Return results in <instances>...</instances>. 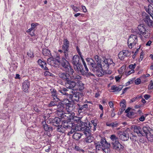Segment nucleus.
Returning a JSON list of instances; mask_svg holds the SVG:
<instances>
[{
	"instance_id": "1",
	"label": "nucleus",
	"mask_w": 153,
	"mask_h": 153,
	"mask_svg": "<svg viewBox=\"0 0 153 153\" xmlns=\"http://www.w3.org/2000/svg\"><path fill=\"white\" fill-rule=\"evenodd\" d=\"M94 145L97 150H102L105 153H110V144L108 143L105 138H102L99 141H95Z\"/></svg>"
},
{
	"instance_id": "2",
	"label": "nucleus",
	"mask_w": 153,
	"mask_h": 153,
	"mask_svg": "<svg viewBox=\"0 0 153 153\" xmlns=\"http://www.w3.org/2000/svg\"><path fill=\"white\" fill-rule=\"evenodd\" d=\"M59 77L65 82V86L67 88L73 89L76 84L74 81L70 80V74L67 72H61L59 74Z\"/></svg>"
},
{
	"instance_id": "3",
	"label": "nucleus",
	"mask_w": 153,
	"mask_h": 153,
	"mask_svg": "<svg viewBox=\"0 0 153 153\" xmlns=\"http://www.w3.org/2000/svg\"><path fill=\"white\" fill-rule=\"evenodd\" d=\"M80 58L78 55H75L72 58V62L75 70L76 71L82 70V64L80 62Z\"/></svg>"
},
{
	"instance_id": "4",
	"label": "nucleus",
	"mask_w": 153,
	"mask_h": 153,
	"mask_svg": "<svg viewBox=\"0 0 153 153\" xmlns=\"http://www.w3.org/2000/svg\"><path fill=\"white\" fill-rule=\"evenodd\" d=\"M145 26L143 24H140L138 26V33L141 36H143L145 38H148L150 36V34L145 29Z\"/></svg>"
},
{
	"instance_id": "5",
	"label": "nucleus",
	"mask_w": 153,
	"mask_h": 153,
	"mask_svg": "<svg viewBox=\"0 0 153 153\" xmlns=\"http://www.w3.org/2000/svg\"><path fill=\"white\" fill-rule=\"evenodd\" d=\"M84 129V133L86 137L85 140V141L87 143H91L93 141V137L92 136L90 128L87 126H85Z\"/></svg>"
},
{
	"instance_id": "6",
	"label": "nucleus",
	"mask_w": 153,
	"mask_h": 153,
	"mask_svg": "<svg viewBox=\"0 0 153 153\" xmlns=\"http://www.w3.org/2000/svg\"><path fill=\"white\" fill-rule=\"evenodd\" d=\"M64 125L65 126L68 127L69 129L73 128V129L74 130L75 132L81 130L84 131V128L85 127L82 128L80 125H75L74 123H72V122L71 121H68V123H65Z\"/></svg>"
},
{
	"instance_id": "7",
	"label": "nucleus",
	"mask_w": 153,
	"mask_h": 153,
	"mask_svg": "<svg viewBox=\"0 0 153 153\" xmlns=\"http://www.w3.org/2000/svg\"><path fill=\"white\" fill-rule=\"evenodd\" d=\"M67 109H68V113H66L65 112L64 115V118L66 119V117H67V119H74V116L75 115V114L74 113H71V110L73 108L74 105L72 104L69 103L67 105Z\"/></svg>"
},
{
	"instance_id": "8",
	"label": "nucleus",
	"mask_w": 153,
	"mask_h": 153,
	"mask_svg": "<svg viewBox=\"0 0 153 153\" xmlns=\"http://www.w3.org/2000/svg\"><path fill=\"white\" fill-rule=\"evenodd\" d=\"M61 65L63 70L66 72H69L70 70L73 69L68 60H66L64 57H63L61 60Z\"/></svg>"
},
{
	"instance_id": "9",
	"label": "nucleus",
	"mask_w": 153,
	"mask_h": 153,
	"mask_svg": "<svg viewBox=\"0 0 153 153\" xmlns=\"http://www.w3.org/2000/svg\"><path fill=\"white\" fill-rule=\"evenodd\" d=\"M137 42V36L135 35L131 34L130 36L128 41V47L132 48L135 45Z\"/></svg>"
},
{
	"instance_id": "10",
	"label": "nucleus",
	"mask_w": 153,
	"mask_h": 153,
	"mask_svg": "<svg viewBox=\"0 0 153 153\" xmlns=\"http://www.w3.org/2000/svg\"><path fill=\"white\" fill-rule=\"evenodd\" d=\"M70 74V80L71 81L77 82L79 80L81 79V77L77 74L74 73L73 69L70 70L68 72Z\"/></svg>"
},
{
	"instance_id": "11",
	"label": "nucleus",
	"mask_w": 153,
	"mask_h": 153,
	"mask_svg": "<svg viewBox=\"0 0 153 153\" xmlns=\"http://www.w3.org/2000/svg\"><path fill=\"white\" fill-rule=\"evenodd\" d=\"M117 134L119 138L122 141H127L129 139L128 133L126 131H118Z\"/></svg>"
},
{
	"instance_id": "12",
	"label": "nucleus",
	"mask_w": 153,
	"mask_h": 153,
	"mask_svg": "<svg viewBox=\"0 0 153 153\" xmlns=\"http://www.w3.org/2000/svg\"><path fill=\"white\" fill-rule=\"evenodd\" d=\"M71 93V94H70L69 95L68 98H69L73 102H78L80 98V93L79 92H75L74 91H72Z\"/></svg>"
},
{
	"instance_id": "13",
	"label": "nucleus",
	"mask_w": 153,
	"mask_h": 153,
	"mask_svg": "<svg viewBox=\"0 0 153 153\" xmlns=\"http://www.w3.org/2000/svg\"><path fill=\"white\" fill-rule=\"evenodd\" d=\"M143 21L149 26H152L153 21L151 19L149 15L146 13H143Z\"/></svg>"
},
{
	"instance_id": "14",
	"label": "nucleus",
	"mask_w": 153,
	"mask_h": 153,
	"mask_svg": "<svg viewBox=\"0 0 153 153\" xmlns=\"http://www.w3.org/2000/svg\"><path fill=\"white\" fill-rule=\"evenodd\" d=\"M131 54L130 51L127 50H124L119 53L118 56L120 59L123 60L125 58L130 56Z\"/></svg>"
},
{
	"instance_id": "15",
	"label": "nucleus",
	"mask_w": 153,
	"mask_h": 153,
	"mask_svg": "<svg viewBox=\"0 0 153 153\" xmlns=\"http://www.w3.org/2000/svg\"><path fill=\"white\" fill-rule=\"evenodd\" d=\"M65 123H68L67 120H63L62 121V125L57 126V128H56V131L58 132H60L61 133H63L65 131V129L66 128H68V127L64 126Z\"/></svg>"
},
{
	"instance_id": "16",
	"label": "nucleus",
	"mask_w": 153,
	"mask_h": 153,
	"mask_svg": "<svg viewBox=\"0 0 153 153\" xmlns=\"http://www.w3.org/2000/svg\"><path fill=\"white\" fill-rule=\"evenodd\" d=\"M112 145L114 149L119 150H122L123 149L124 146L120 143L118 140L112 142Z\"/></svg>"
},
{
	"instance_id": "17",
	"label": "nucleus",
	"mask_w": 153,
	"mask_h": 153,
	"mask_svg": "<svg viewBox=\"0 0 153 153\" xmlns=\"http://www.w3.org/2000/svg\"><path fill=\"white\" fill-rule=\"evenodd\" d=\"M50 91L51 94V97L53 98V100L57 101H59L60 100L58 97L56 90L55 88H51Z\"/></svg>"
},
{
	"instance_id": "18",
	"label": "nucleus",
	"mask_w": 153,
	"mask_h": 153,
	"mask_svg": "<svg viewBox=\"0 0 153 153\" xmlns=\"http://www.w3.org/2000/svg\"><path fill=\"white\" fill-rule=\"evenodd\" d=\"M151 128L148 126H144L143 128V130L142 131V133H141V136H146L147 134H148V133L151 131Z\"/></svg>"
},
{
	"instance_id": "19",
	"label": "nucleus",
	"mask_w": 153,
	"mask_h": 153,
	"mask_svg": "<svg viewBox=\"0 0 153 153\" xmlns=\"http://www.w3.org/2000/svg\"><path fill=\"white\" fill-rule=\"evenodd\" d=\"M92 67L93 68L92 70L95 72L102 69V65L99 62L97 63V64L95 63Z\"/></svg>"
},
{
	"instance_id": "20",
	"label": "nucleus",
	"mask_w": 153,
	"mask_h": 153,
	"mask_svg": "<svg viewBox=\"0 0 153 153\" xmlns=\"http://www.w3.org/2000/svg\"><path fill=\"white\" fill-rule=\"evenodd\" d=\"M75 83L76 85L74 86V87L76 86L77 90L80 91L83 90L84 89V85L80 80L78 81L76 83L75 82Z\"/></svg>"
},
{
	"instance_id": "21",
	"label": "nucleus",
	"mask_w": 153,
	"mask_h": 153,
	"mask_svg": "<svg viewBox=\"0 0 153 153\" xmlns=\"http://www.w3.org/2000/svg\"><path fill=\"white\" fill-rule=\"evenodd\" d=\"M30 86V83L27 80L24 81L22 84V89L25 92H27Z\"/></svg>"
},
{
	"instance_id": "22",
	"label": "nucleus",
	"mask_w": 153,
	"mask_h": 153,
	"mask_svg": "<svg viewBox=\"0 0 153 153\" xmlns=\"http://www.w3.org/2000/svg\"><path fill=\"white\" fill-rule=\"evenodd\" d=\"M38 63L42 69H43L45 70H48V68L46 67L47 64L45 61L39 59L38 61Z\"/></svg>"
},
{
	"instance_id": "23",
	"label": "nucleus",
	"mask_w": 153,
	"mask_h": 153,
	"mask_svg": "<svg viewBox=\"0 0 153 153\" xmlns=\"http://www.w3.org/2000/svg\"><path fill=\"white\" fill-rule=\"evenodd\" d=\"M82 61L85 67V69H84V68H83L82 65V70H79L77 71H80L83 75H84V74H85V73H87L86 72H88V69L87 66L86 65L84 60H83Z\"/></svg>"
},
{
	"instance_id": "24",
	"label": "nucleus",
	"mask_w": 153,
	"mask_h": 153,
	"mask_svg": "<svg viewBox=\"0 0 153 153\" xmlns=\"http://www.w3.org/2000/svg\"><path fill=\"white\" fill-rule=\"evenodd\" d=\"M69 42L67 39H64L63 45L62 49V50L69 49Z\"/></svg>"
},
{
	"instance_id": "25",
	"label": "nucleus",
	"mask_w": 153,
	"mask_h": 153,
	"mask_svg": "<svg viewBox=\"0 0 153 153\" xmlns=\"http://www.w3.org/2000/svg\"><path fill=\"white\" fill-rule=\"evenodd\" d=\"M134 132L137 133L139 135L141 136L142 130L141 127L138 126H134Z\"/></svg>"
},
{
	"instance_id": "26",
	"label": "nucleus",
	"mask_w": 153,
	"mask_h": 153,
	"mask_svg": "<svg viewBox=\"0 0 153 153\" xmlns=\"http://www.w3.org/2000/svg\"><path fill=\"white\" fill-rule=\"evenodd\" d=\"M123 88L122 85H120L118 86L116 85H113L111 87V89L113 90V92L119 91H121Z\"/></svg>"
},
{
	"instance_id": "27",
	"label": "nucleus",
	"mask_w": 153,
	"mask_h": 153,
	"mask_svg": "<svg viewBox=\"0 0 153 153\" xmlns=\"http://www.w3.org/2000/svg\"><path fill=\"white\" fill-rule=\"evenodd\" d=\"M60 121V119L58 117H55L52 120L53 125L56 126L59 125V123Z\"/></svg>"
},
{
	"instance_id": "28",
	"label": "nucleus",
	"mask_w": 153,
	"mask_h": 153,
	"mask_svg": "<svg viewBox=\"0 0 153 153\" xmlns=\"http://www.w3.org/2000/svg\"><path fill=\"white\" fill-rule=\"evenodd\" d=\"M145 9L146 12L148 13L150 16H151V15L153 16V7L151 5H149L148 7L145 8Z\"/></svg>"
},
{
	"instance_id": "29",
	"label": "nucleus",
	"mask_w": 153,
	"mask_h": 153,
	"mask_svg": "<svg viewBox=\"0 0 153 153\" xmlns=\"http://www.w3.org/2000/svg\"><path fill=\"white\" fill-rule=\"evenodd\" d=\"M82 134L74 132L73 136V138L75 140H78L81 137Z\"/></svg>"
},
{
	"instance_id": "30",
	"label": "nucleus",
	"mask_w": 153,
	"mask_h": 153,
	"mask_svg": "<svg viewBox=\"0 0 153 153\" xmlns=\"http://www.w3.org/2000/svg\"><path fill=\"white\" fill-rule=\"evenodd\" d=\"M43 128L46 131L50 132L52 131L53 130L52 127L49 126L48 125L46 124H44L43 125Z\"/></svg>"
},
{
	"instance_id": "31",
	"label": "nucleus",
	"mask_w": 153,
	"mask_h": 153,
	"mask_svg": "<svg viewBox=\"0 0 153 153\" xmlns=\"http://www.w3.org/2000/svg\"><path fill=\"white\" fill-rule=\"evenodd\" d=\"M146 136L149 141L153 142V130H151L149 133H148V134H147Z\"/></svg>"
},
{
	"instance_id": "32",
	"label": "nucleus",
	"mask_w": 153,
	"mask_h": 153,
	"mask_svg": "<svg viewBox=\"0 0 153 153\" xmlns=\"http://www.w3.org/2000/svg\"><path fill=\"white\" fill-rule=\"evenodd\" d=\"M107 59H105L102 62V64L103 65V67L104 68V70L105 71L106 69L107 70L109 67V64L108 63Z\"/></svg>"
},
{
	"instance_id": "33",
	"label": "nucleus",
	"mask_w": 153,
	"mask_h": 153,
	"mask_svg": "<svg viewBox=\"0 0 153 153\" xmlns=\"http://www.w3.org/2000/svg\"><path fill=\"white\" fill-rule=\"evenodd\" d=\"M42 53L45 56H49V55H51L50 51L47 49H43L42 50Z\"/></svg>"
},
{
	"instance_id": "34",
	"label": "nucleus",
	"mask_w": 153,
	"mask_h": 153,
	"mask_svg": "<svg viewBox=\"0 0 153 153\" xmlns=\"http://www.w3.org/2000/svg\"><path fill=\"white\" fill-rule=\"evenodd\" d=\"M63 50L64 51V56L65 57L64 58L66 60H69L70 59V57L68 55L69 49H65Z\"/></svg>"
},
{
	"instance_id": "35",
	"label": "nucleus",
	"mask_w": 153,
	"mask_h": 153,
	"mask_svg": "<svg viewBox=\"0 0 153 153\" xmlns=\"http://www.w3.org/2000/svg\"><path fill=\"white\" fill-rule=\"evenodd\" d=\"M91 123L92 124H89V128H90V130H91V128L92 127V126H91V125H93L94 126V129L93 130L94 131H95L97 127L96 126H97V123L96 122H95V121L94 120H92L91 121ZM87 127H88L87 126Z\"/></svg>"
},
{
	"instance_id": "36",
	"label": "nucleus",
	"mask_w": 153,
	"mask_h": 153,
	"mask_svg": "<svg viewBox=\"0 0 153 153\" xmlns=\"http://www.w3.org/2000/svg\"><path fill=\"white\" fill-rule=\"evenodd\" d=\"M56 113L58 116L62 118H64V114L65 112L63 110H59V109H57L56 110Z\"/></svg>"
},
{
	"instance_id": "37",
	"label": "nucleus",
	"mask_w": 153,
	"mask_h": 153,
	"mask_svg": "<svg viewBox=\"0 0 153 153\" xmlns=\"http://www.w3.org/2000/svg\"><path fill=\"white\" fill-rule=\"evenodd\" d=\"M86 60L88 62V65H91L92 67V66H94V65L95 63L93 59L89 58H87L86 59Z\"/></svg>"
},
{
	"instance_id": "38",
	"label": "nucleus",
	"mask_w": 153,
	"mask_h": 153,
	"mask_svg": "<svg viewBox=\"0 0 153 153\" xmlns=\"http://www.w3.org/2000/svg\"><path fill=\"white\" fill-rule=\"evenodd\" d=\"M136 113H137V112L134 109H133V111H131L127 114V116L129 118H132Z\"/></svg>"
},
{
	"instance_id": "39",
	"label": "nucleus",
	"mask_w": 153,
	"mask_h": 153,
	"mask_svg": "<svg viewBox=\"0 0 153 153\" xmlns=\"http://www.w3.org/2000/svg\"><path fill=\"white\" fill-rule=\"evenodd\" d=\"M57 109H59V110H63L64 109V104L61 102H59L57 105Z\"/></svg>"
},
{
	"instance_id": "40",
	"label": "nucleus",
	"mask_w": 153,
	"mask_h": 153,
	"mask_svg": "<svg viewBox=\"0 0 153 153\" xmlns=\"http://www.w3.org/2000/svg\"><path fill=\"white\" fill-rule=\"evenodd\" d=\"M120 106L121 107V108L125 109V108L126 107V101L125 100H123L121 102H120Z\"/></svg>"
},
{
	"instance_id": "41",
	"label": "nucleus",
	"mask_w": 153,
	"mask_h": 153,
	"mask_svg": "<svg viewBox=\"0 0 153 153\" xmlns=\"http://www.w3.org/2000/svg\"><path fill=\"white\" fill-rule=\"evenodd\" d=\"M97 71L95 72H96V74L99 77H101L103 76L104 74V71H103V69L102 70H98Z\"/></svg>"
},
{
	"instance_id": "42",
	"label": "nucleus",
	"mask_w": 153,
	"mask_h": 153,
	"mask_svg": "<svg viewBox=\"0 0 153 153\" xmlns=\"http://www.w3.org/2000/svg\"><path fill=\"white\" fill-rule=\"evenodd\" d=\"M106 125L107 126H111L112 128L116 127L118 125V124L117 123H106Z\"/></svg>"
},
{
	"instance_id": "43",
	"label": "nucleus",
	"mask_w": 153,
	"mask_h": 153,
	"mask_svg": "<svg viewBox=\"0 0 153 153\" xmlns=\"http://www.w3.org/2000/svg\"><path fill=\"white\" fill-rule=\"evenodd\" d=\"M58 101H57L54 100V101H51L49 104V106L52 107L53 106H57L58 103Z\"/></svg>"
},
{
	"instance_id": "44",
	"label": "nucleus",
	"mask_w": 153,
	"mask_h": 153,
	"mask_svg": "<svg viewBox=\"0 0 153 153\" xmlns=\"http://www.w3.org/2000/svg\"><path fill=\"white\" fill-rule=\"evenodd\" d=\"M110 138L113 141V142L118 140V138L116 137L114 134H112L111 135Z\"/></svg>"
},
{
	"instance_id": "45",
	"label": "nucleus",
	"mask_w": 153,
	"mask_h": 153,
	"mask_svg": "<svg viewBox=\"0 0 153 153\" xmlns=\"http://www.w3.org/2000/svg\"><path fill=\"white\" fill-rule=\"evenodd\" d=\"M130 139L133 143H135L138 140V137L135 135H132L131 137H130Z\"/></svg>"
},
{
	"instance_id": "46",
	"label": "nucleus",
	"mask_w": 153,
	"mask_h": 153,
	"mask_svg": "<svg viewBox=\"0 0 153 153\" xmlns=\"http://www.w3.org/2000/svg\"><path fill=\"white\" fill-rule=\"evenodd\" d=\"M53 58L52 57L48 58L47 59V62L49 64H52L53 65Z\"/></svg>"
},
{
	"instance_id": "47",
	"label": "nucleus",
	"mask_w": 153,
	"mask_h": 153,
	"mask_svg": "<svg viewBox=\"0 0 153 153\" xmlns=\"http://www.w3.org/2000/svg\"><path fill=\"white\" fill-rule=\"evenodd\" d=\"M148 114H145L144 115L141 116L140 118H139V120L142 122L144 121L146 117L147 116Z\"/></svg>"
},
{
	"instance_id": "48",
	"label": "nucleus",
	"mask_w": 153,
	"mask_h": 153,
	"mask_svg": "<svg viewBox=\"0 0 153 153\" xmlns=\"http://www.w3.org/2000/svg\"><path fill=\"white\" fill-rule=\"evenodd\" d=\"M108 61V63L109 64V66L110 65H112L113 67H114L115 65V63L113 62L112 60L111 59H107Z\"/></svg>"
},
{
	"instance_id": "49",
	"label": "nucleus",
	"mask_w": 153,
	"mask_h": 153,
	"mask_svg": "<svg viewBox=\"0 0 153 153\" xmlns=\"http://www.w3.org/2000/svg\"><path fill=\"white\" fill-rule=\"evenodd\" d=\"M94 59L97 63L99 62L101 63V59L99 56L97 55L95 56H94Z\"/></svg>"
},
{
	"instance_id": "50",
	"label": "nucleus",
	"mask_w": 153,
	"mask_h": 153,
	"mask_svg": "<svg viewBox=\"0 0 153 153\" xmlns=\"http://www.w3.org/2000/svg\"><path fill=\"white\" fill-rule=\"evenodd\" d=\"M148 88L150 90L153 89V82L152 80L150 81Z\"/></svg>"
},
{
	"instance_id": "51",
	"label": "nucleus",
	"mask_w": 153,
	"mask_h": 153,
	"mask_svg": "<svg viewBox=\"0 0 153 153\" xmlns=\"http://www.w3.org/2000/svg\"><path fill=\"white\" fill-rule=\"evenodd\" d=\"M71 7L75 12H76L79 11V9L78 7L75 6L74 5H72Z\"/></svg>"
},
{
	"instance_id": "52",
	"label": "nucleus",
	"mask_w": 153,
	"mask_h": 153,
	"mask_svg": "<svg viewBox=\"0 0 153 153\" xmlns=\"http://www.w3.org/2000/svg\"><path fill=\"white\" fill-rule=\"evenodd\" d=\"M59 91L63 95L67 96L68 98V97H69V95H70V94H69L68 93H66V92L64 91V90H59Z\"/></svg>"
},
{
	"instance_id": "53",
	"label": "nucleus",
	"mask_w": 153,
	"mask_h": 153,
	"mask_svg": "<svg viewBox=\"0 0 153 153\" xmlns=\"http://www.w3.org/2000/svg\"><path fill=\"white\" fill-rule=\"evenodd\" d=\"M45 71V72L44 74L45 76H53V74L49 72L48 71L46 70Z\"/></svg>"
},
{
	"instance_id": "54",
	"label": "nucleus",
	"mask_w": 153,
	"mask_h": 153,
	"mask_svg": "<svg viewBox=\"0 0 153 153\" xmlns=\"http://www.w3.org/2000/svg\"><path fill=\"white\" fill-rule=\"evenodd\" d=\"M27 55L30 57H33L34 56L33 53L31 51H29L27 53Z\"/></svg>"
},
{
	"instance_id": "55",
	"label": "nucleus",
	"mask_w": 153,
	"mask_h": 153,
	"mask_svg": "<svg viewBox=\"0 0 153 153\" xmlns=\"http://www.w3.org/2000/svg\"><path fill=\"white\" fill-rule=\"evenodd\" d=\"M87 73H85V74H84V75H85L86 76L89 77L91 76H93L94 75L92 74L90 72H88V71Z\"/></svg>"
},
{
	"instance_id": "56",
	"label": "nucleus",
	"mask_w": 153,
	"mask_h": 153,
	"mask_svg": "<svg viewBox=\"0 0 153 153\" xmlns=\"http://www.w3.org/2000/svg\"><path fill=\"white\" fill-rule=\"evenodd\" d=\"M141 82V79L139 78H137L135 80V83L136 85H139L140 84Z\"/></svg>"
},
{
	"instance_id": "57",
	"label": "nucleus",
	"mask_w": 153,
	"mask_h": 153,
	"mask_svg": "<svg viewBox=\"0 0 153 153\" xmlns=\"http://www.w3.org/2000/svg\"><path fill=\"white\" fill-rule=\"evenodd\" d=\"M53 60L56 61L57 62V63H59L60 62V57L59 56H56V58H53Z\"/></svg>"
},
{
	"instance_id": "58",
	"label": "nucleus",
	"mask_w": 153,
	"mask_h": 153,
	"mask_svg": "<svg viewBox=\"0 0 153 153\" xmlns=\"http://www.w3.org/2000/svg\"><path fill=\"white\" fill-rule=\"evenodd\" d=\"M38 25L37 23H32L31 24V26L32 29L33 30L36 27V26Z\"/></svg>"
},
{
	"instance_id": "59",
	"label": "nucleus",
	"mask_w": 153,
	"mask_h": 153,
	"mask_svg": "<svg viewBox=\"0 0 153 153\" xmlns=\"http://www.w3.org/2000/svg\"><path fill=\"white\" fill-rule=\"evenodd\" d=\"M136 65L135 63L134 64H131L129 65V68L130 69H134L136 67Z\"/></svg>"
},
{
	"instance_id": "60",
	"label": "nucleus",
	"mask_w": 153,
	"mask_h": 153,
	"mask_svg": "<svg viewBox=\"0 0 153 153\" xmlns=\"http://www.w3.org/2000/svg\"><path fill=\"white\" fill-rule=\"evenodd\" d=\"M104 71V74H111L112 71L110 70H107L106 71Z\"/></svg>"
},
{
	"instance_id": "61",
	"label": "nucleus",
	"mask_w": 153,
	"mask_h": 153,
	"mask_svg": "<svg viewBox=\"0 0 153 153\" xmlns=\"http://www.w3.org/2000/svg\"><path fill=\"white\" fill-rule=\"evenodd\" d=\"M125 109L120 108V109L119 112L117 113L118 115H120L122 114L123 111L125 110Z\"/></svg>"
},
{
	"instance_id": "62",
	"label": "nucleus",
	"mask_w": 153,
	"mask_h": 153,
	"mask_svg": "<svg viewBox=\"0 0 153 153\" xmlns=\"http://www.w3.org/2000/svg\"><path fill=\"white\" fill-rule=\"evenodd\" d=\"M54 62L53 63V65L51 64L50 65H52L53 66H54L55 67H57L58 66V64L57 63V62L54 60H53Z\"/></svg>"
},
{
	"instance_id": "63",
	"label": "nucleus",
	"mask_w": 153,
	"mask_h": 153,
	"mask_svg": "<svg viewBox=\"0 0 153 153\" xmlns=\"http://www.w3.org/2000/svg\"><path fill=\"white\" fill-rule=\"evenodd\" d=\"M143 52H142L140 53V59H139V61H140L142 60L143 58Z\"/></svg>"
},
{
	"instance_id": "64",
	"label": "nucleus",
	"mask_w": 153,
	"mask_h": 153,
	"mask_svg": "<svg viewBox=\"0 0 153 153\" xmlns=\"http://www.w3.org/2000/svg\"><path fill=\"white\" fill-rule=\"evenodd\" d=\"M77 105L79 106V108H78L79 110L82 111L83 110H84V109L83 108V105H81L79 104H77Z\"/></svg>"
}]
</instances>
